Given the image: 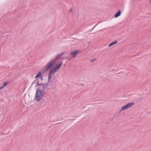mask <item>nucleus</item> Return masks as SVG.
I'll return each mask as SVG.
<instances>
[{
    "label": "nucleus",
    "mask_w": 151,
    "mask_h": 151,
    "mask_svg": "<svg viewBox=\"0 0 151 151\" xmlns=\"http://www.w3.org/2000/svg\"><path fill=\"white\" fill-rule=\"evenodd\" d=\"M63 63V62L62 61H61L60 62L54 66V67L53 69L50 71L48 74V79L49 81H50L51 79L52 76L59 70L62 66Z\"/></svg>",
    "instance_id": "nucleus-3"
},
{
    "label": "nucleus",
    "mask_w": 151,
    "mask_h": 151,
    "mask_svg": "<svg viewBox=\"0 0 151 151\" xmlns=\"http://www.w3.org/2000/svg\"><path fill=\"white\" fill-rule=\"evenodd\" d=\"M134 104L135 103L134 102H132L127 104L122 107L121 109L119 111V112H121L122 111H124L130 108L133 105H134Z\"/></svg>",
    "instance_id": "nucleus-4"
},
{
    "label": "nucleus",
    "mask_w": 151,
    "mask_h": 151,
    "mask_svg": "<svg viewBox=\"0 0 151 151\" xmlns=\"http://www.w3.org/2000/svg\"><path fill=\"white\" fill-rule=\"evenodd\" d=\"M37 89L36 93L35 99L36 102H39L45 94V90L47 87L46 84H37L36 85Z\"/></svg>",
    "instance_id": "nucleus-1"
},
{
    "label": "nucleus",
    "mask_w": 151,
    "mask_h": 151,
    "mask_svg": "<svg viewBox=\"0 0 151 151\" xmlns=\"http://www.w3.org/2000/svg\"><path fill=\"white\" fill-rule=\"evenodd\" d=\"M7 83H4V84L2 86L0 87V90H1V89H2L3 88H4L6 86Z\"/></svg>",
    "instance_id": "nucleus-8"
},
{
    "label": "nucleus",
    "mask_w": 151,
    "mask_h": 151,
    "mask_svg": "<svg viewBox=\"0 0 151 151\" xmlns=\"http://www.w3.org/2000/svg\"><path fill=\"white\" fill-rule=\"evenodd\" d=\"M41 75V72H39L36 75V77H35V78H37L38 77H39Z\"/></svg>",
    "instance_id": "nucleus-7"
},
{
    "label": "nucleus",
    "mask_w": 151,
    "mask_h": 151,
    "mask_svg": "<svg viewBox=\"0 0 151 151\" xmlns=\"http://www.w3.org/2000/svg\"><path fill=\"white\" fill-rule=\"evenodd\" d=\"M64 52H62L58 55L55 58L49 62L43 69L44 72H45L50 69L52 66L55 64L58 61V60L65 54Z\"/></svg>",
    "instance_id": "nucleus-2"
},
{
    "label": "nucleus",
    "mask_w": 151,
    "mask_h": 151,
    "mask_svg": "<svg viewBox=\"0 0 151 151\" xmlns=\"http://www.w3.org/2000/svg\"><path fill=\"white\" fill-rule=\"evenodd\" d=\"M117 43V41H115V42H113L110 43L109 45V47H110V46H112V45H113L116 43Z\"/></svg>",
    "instance_id": "nucleus-9"
},
{
    "label": "nucleus",
    "mask_w": 151,
    "mask_h": 151,
    "mask_svg": "<svg viewBox=\"0 0 151 151\" xmlns=\"http://www.w3.org/2000/svg\"><path fill=\"white\" fill-rule=\"evenodd\" d=\"M79 52V51L78 50H76L71 51L70 52V55L73 58H75L76 56Z\"/></svg>",
    "instance_id": "nucleus-5"
},
{
    "label": "nucleus",
    "mask_w": 151,
    "mask_h": 151,
    "mask_svg": "<svg viewBox=\"0 0 151 151\" xmlns=\"http://www.w3.org/2000/svg\"><path fill=\"white\" fill-rule=\"evenodd\" d=\"M150 3H151V0L150 1Z\"/></svg>",
    "instance_id": "nucleus-10"
},
{
    "label": "nucleus",
    "mask_w": 151,
    "mask_h": 151,
    "mask_svg": "<svg viewBox=\"0 0 151 151\" xmlns=\"http://www.w3.org/2000/svg\"><path fill=\"white\" fill-rule=\"evenodd\" d=\"M121 14V12L120 11H119L115 15L114 17L115 18H117V17L119 16Z\"/></svg>",
    "instance_id": "nucleus-6"
}]
</instances>
